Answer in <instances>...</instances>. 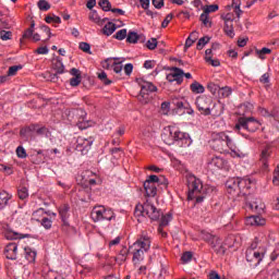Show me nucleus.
I'll use <instances>...</instances> for the list:
<instances>
[{
	"mask_svg": "<svg viewBox=\"0 0 279 279\" xmlns=\"http://www.w3.org/2000/svg\"><path fill=\"white\" fill-rule=\"evenodd\" d=\"M161 138L166 145H191L190 137L187 133L181 132L177 126H166L161 133Z\"/></svg>",
	"mask_w": 279,
	"mask_h": 279,
	"instance_id": "nucleus-1",
	"label": "nucleus"
},
{
	"mask_svg": "<svg viewBox=\"0 0 279 279\" xmlns=\"http://www.w3.org/2000/svg\"><path fill=\"white\" fill-rule=\"evenodd\" d=\"M151 240L147 235H142L135 243L129 247L130 254H133L134 265H138L145 259V252H149Z\"/></svg>",
	"mask_w": 279,
	"mask_h": 279,
	"instance_id": "nucleus-2",
	"label": "nucleus"
},
{
	"mask_svg": "<svg viewBox=\"0 0 279 279\" xmlns=\"http://www.w3.org/2000/svg\"><path fill=\"white\" fill-rule=\"evenodd\" d=\"M158 186L167 189V186H169V180H167L165 175H149L144 182V189L148 197H156Z\"/></svg>",
	"mask_w": 279,
	"mask_h": 279,
	"instance_id": "nucleus-3",
	"label": "nucleus"
},
{
	"mask_svg": "<svg viewBox=\"0 0 279 279\" xmlns=\"http://www.w3.org/2000/svg\"><path fill=\"white\" fill-rule=\"evenodd\" d=\"M135 217H148L151 221H158L162 217V211L150 199H147L143 205L135 207Z\"/></svg>",
	"mask_w": 279,
	"mask_h": 279,
	"instance_id": "nucleus-4",
	"label": "nucleus"
},
{
	"mask_svg": "<svg viewBox=\"0 0 279 279\" xmlns=\"http://www.w3.org/2000/svg\"><path fill=\"white\" fill-rule=\"evenodd\" d=\"M265 246L263 244H258L254 242L250 248L246 251V260L247 263H252L253 267H258L260 263L263 262V258L265 256Z\"/></svg>",
	"mask_w": 279,
	"mask_h": 279,
	"instance_id": "nucleus-5",
	"label": "nucleus"
},
{
	"mask_svg": "<svg viewBox=\"0 0 279 279\" xmlns=\"http://www.w3.org/2000/svg\"><path fill=\"white\" fill-rule=\"evenodd\" d=\"M90 218L93 221H95V223L99 221H112V219H114V211L101 205L95 206L92 209Z\"/></svg>",
	"mask_w": 279,
	"mask_h": 279,
	"instance_id": "nucleus-6",
	"label": "nucleus"
},
{
	"mask_svg": "<svg viewBox=\"0 0 279 279\" xmlns=\"http://www.w3.org/2000/svg\"><path fill=\"white\" fill-rule=\"evenodd\" d=\"M195 105L203 117H210V107L213 106V98L210 96H198L195 100Z\"/></svg>",
	"mask_w": 279,
	"mask_h": 279,
	"instance_id": "nucleus-7",
	"label": "nucleus"
},
{
	"mask_svg": "<svg viewBox=\"0 0 279 279\" xmlns=\"http://www.w3.org/2000/svg\"><path fill=\"white\" fill-rule=\"evenodd\" d=\"M214 143L217 145V149H225V147L232 149L234 147V141L226 132L216 133Z\"/></svg>",
	"mask_w": 279,
	"mask_h": 279,
	"instance_id": "nucleus-8",
	"label": "nucleus"
},
{
	"mask_svg": "<svg viewBox=\"0 0 279 279\" xmlns=\"http://www.w3.org/2000/svg\"><path fill=\"white\" fill-rule=\"evenodd\" d=\"M204 239H206V241H209L211 247H214L217 254H226V250H228V247H232V244H222L221 239L217 238V235L207 234L206 236H204Z\"/></svg>",
	"mask_w": 279,
	"mask_h": 279,
	"instance_id": "nucleus-9",
	"label": "nucleus"
},
{
	"mask_svg": "<svg viewBox=\"0 0 279 279\" xmlns=\"http://www.w3.org/2000/svg\"><path fill=\"white\" fill-rule=\"evenodd\" d=\"M157 90L158 88L154 84L145 82L141 86V92L137 96L138 101H141V104H149V93H156Z\"/></svg>",
	"mask_w": 279,
	"mask_h": 279,
	"instance_id": "nucleus-10",
	"label": "nucleus"
},
{
	"mask_svg": "<svg viewBox=\"0 0 279 279\" xmlns=\"http://www.w3.org/2000/svg\"><path fill=\"white\" fill-rule=\"evenodd\" d=\"M187 186L190 191L189 198H191L193 193H202V191H204V183L202 182V179L196 175L187 177Z\"/></svg>",
	"mask_w": 279,
	"mask_h": 279,
	"instance_id": "nucleus-11",
	"label": "nucleus"
},
{
	"mask_svg": "<svg viewBox=\"0 0 279 279\" xmlns=\"http://www.w3.org/2000/svg\"><path fill=\"white\" fill-rule=\"evenodd\" d=\"M170 71L171 73L166 76V80H168V82H177V84H182V82H184V70L172 66L170 68Z\"/></svg>",
	"mask_w": 279,
	"mask_h": 279,
	"instance_id": "nucleus-12",
	"label": "nucleus"
},
{
	"mask_svg": "<svg viewBox=\"0 0 279 279\" xmlns=\"http://www.w3.org/2000/svg\"><path fill=\"white\" fill-rule=\"evenodd\" d=\"M4 256L9 260H16L19 256V245L14 242L9 243L4 248Z\"/></svg>",
	"mask_w": 279,
	"mask_h": 279,
	"instance_id": "nucleus-13",
	"label": "nucleus"
},
{
	"mask_svg": "<svg viewBox=\"0 0 279 279\" xmlns=\"http://www.w3.org/2000/svg\"><path fill=\"white\" fill-rule=\"evenodd\" d=\"M252 199V196L247 197V206L251 208V210H254L255 213H263L265 210V203L260 199H255L254 202H250Z\"/></svg>",
	"mask_w": 279,
	"mask_h": 279,
	"instance_id": "nucleus-14",
	"label": "nucleus"
},
{
	"mask_svg": "<svg viewBox=\"0 0 279 279\" xmlns=\"http://www.w3.org/2000/svg\"><path fill=\"white\" fill-rule=\"evenodd\" d=\"M173 106H175V108H178V110H182V108H184V110L186 111V114H194L195 110H193V108H190L189 102L184 101V100H180L178 98L172 100Z\"/></svg>",
	"mask_w": 279,
	"mask_h": 279,
	"instance_id": "nucleus-15",
	"label": "nucleus"
},
{
	"mask_svg": "<svg viewBox=\"0 0 279 279\" xmlns=\"http://www.w3.org/2000/svg\"><path fill=\"white\" fill-rule=\"evenodd\" d=\"M4 238L8 241H16L17 239H25V235L12 230L10 227H7L4 229Z\"/></svg>",
	"mask_w": 279,
	"mask_h": 279,
	"instance_id": "nucleus-16",
	"label": "nucleus"
},
{
	"mask_svg": "<svg viewBox=\"0 0 279 279\" xmlns=\"http://www.w3.org/2000/svg\"><path fill=\"white\" fill-rule=\"evenodd\" d=\"M246 226H265L266 220L260 216H250L245 220Z\"/></svg>",
	"mask_w": 279,
	"mask_h": 279,
	"instance_id": "nucleus-17",
	"label": "nucleus"
},
{
	"mask_svg": "<svg viewBox=\"0 0 279 279\" xmlns=\"http://www.w3.org/2000/svg\"><path fill=\"white\" fill-rule=\"evenodd\" d=\"M31 132H36L38 136H46V138H49L51 133H49V130L45 126L38 128V125H31L29 126Z\"/></svg>",
	"mask_w": 279,
	"mask_h": 279,
	"instance_id": "nucleus-18",
	"label": "nucleus"
},
{
	"mask_svg": "<svg viewBox=\"0 0 279 279\" xmlns=\"http://www.w3.org/2000/svg\"><path fill=\"white\" fill-rule=\"evenodd\" d=\"M88 19L89 21H93V23H96V25H99V26L104 25V23L108 21V17L101 19L97 13V11L95 10L90 11Z\"/></svg>",
	"mask_w": 279,
	"mask_h": 279,
	"instance_id": "nucleus-19",
	"label": "nucleus"
},
{
	"mask_svg": "<svg viewBox=\"0 0 279 279\" xmlns=\"http://www.w3.org/2000/svg\"><path fill=\"white\" fill-rule=\"evenodd\" d=\"M210 114H213V117H221V114H223V105H221V102L213 101L210 107Z\"/></svg>",
	"mask_w": 279,
	"mask_h": 279,
	"instance_id": "nucleus-20",
	"label": "nucleus"
},
{
	"mask_svg": "<svg viewBox=\"0 0 279 279\" xmlns=\"http://www.w3.org/2000/svg\"><path fill=\"white\" fill-rule=\"evenodd\" d=\"M24 256L26 258V260H28L29 263H34L36 260V250L29 247V246H25L24 247Z\"/></svg>",
	"mask_w": 279,
	"mask_h": 279,
	"instance_id": "nucleus-21",
	"label": "nucleus"
},
{
	"mask_svg": "<svg viewBox=\"0 0 279 279\" xmlns=\"http://www.w3.org/2000/svg\"><path fill=\"white\" fill-rule=\"evenodd\" d=\"M248 121H250V118L240 117L234 128L235 132H240V130H246L247 132Z\"/></svg>",
	"mask_w": 279,
	"mask_h": 279,
	"instance_id": "nucleus-22",
	"label": "nucleus"
},
{
	"mask_svg": "<svg viewBox=\"0 0 279 279\" xmlns=\"http://www.w3.org/2000/svg\"><path fill=\"white\" fill-rule=\"evenodd\" d=\"M102 34L105 36H112L114 32H117V24L112 22H108L101 29Z\"/></svg>",
	"mask_w": 279,
	"mask_h": 279,
	"instance_id": "nucleus-23",
	"label": "nucleus"
},
{
	"mask_svg": "<svg viewBox=\"0 0 279 279\" xmlns=\"http://www.w3.org/2000/svg\"><path fill=\"white\" fill-rule=\"evenodd\" d=\"M12 199V194L8 192H0V210L8 206V202Z\"/></svg>",
	"mask_w": 279,
	"mask_h": 279,
	"instance_id": "nucleus-24",
	"label": "nucleus"
},
{
	"mask_svg": "<svg viewBox=\"0 0 279 279\" xmlns=\"http://www.w3.org/2000/svg\"><path fill=\"white\" fill-rule=\"evenodd\" d=\"M190 90H192V93L195 95H202L206 88H204V85H202L199 82L195 81L190 85Z\"/></svg>",
	"mask_w": 279,
	"mask_h": 279,
	"instance_id": "nucleus-25",
	"label": "nucleus"
},
{
	"mask_svg": "<svg viewBox=\"0 0 279 279\" xmlns=\"http://www.w3.org/2000/svg\"><path fill=\"white\" fill-rule=\"evenodd\" d=\"M260 128V121L256 120L254 117H248L247 132H256Z\"/></svg>",
	"mask_w": 279,
	"mask_h": 279,
	"instance_id": "nucleus-26",
	"label": "nucleus"
},
{
	"mask_svg": "<svg viewBox=\"0 0 279 279\" xmlns=\"http://www.w3.org/2000/svg\"><path fill=\"white\" fill-rule=\"evenodd\" d=\"M225 33L227 34V36H229V38H234V23L233 21H228L227 23H225Z\"/></svg>",
	"mask_w": 279,
	"mask_h": 279,
	"instance_id": "nucleus-27",
	"label": "nucleus"
},
{
	"mask_svg": "<svg viewBox=\"0 0 279 279\" xmlns=\"http://www.w3.org/2000/svg\"><path fill=\"white\" fill-rule=\"evenodd\" d=\"M171 219H173V216L171 215V213L166 215H162L161 213L159 232H162V228H165V226H169V222L171 221Z\"/></svg>",
	"mask_w": 279,
	"mask_h": 279,
	"instance_id": "nucleus-28",
	"label": "nucleus"
},
{
	"mask_svg": "<svg viewBox=\"0 0 279 279\" xmlns=\"http://www.w3.org/2000/svg\"><path fill=\"white\" fill-rule=\"evenodd\" d=\"M53 69L56 71V74L52 80H56V75H62V73H64V63H62L60 59H58L56 62H53Z\"/></svg>",
	"mask_w": 279,
	"mask_h": 279,
	"instance_id": "nucleus-29",
	"label": "nucleus"
},
{
	"mask_svg": "<svg viewBox=\"0 0 279 279\" xmlns=\"http://www.w3.org/2000/svg\"><path fill=\"white\" fill-rule=\"evenodd\" d=\"M223 165H226V161L221 157H214L211 158L210 166L217 167V169H223Z\"/></svg>",
	"mask_w": 279,
	"mask_h": 279,
	"instance_id": "nucleus-30",
	"label": "nucleus"
},
{
	"mask_svg": "<svg viewBox=\"0 0 279 279\" xmlns=\"http://www.w3.org/2000/svg\"><path fill=\"white\" fill-rule=\"evenodd\" d=\"M98 80H100L105 86H110V84H112V81L108 78V74L104 71L98 73Z\"/></svg>",
	"mask_w": 279,
	"mask_h": 279,
	"instance_id": "nucleus-31",
	"label": "nucleus"
},
{
	"mask_svg": "<svg viewBox=\"0 0 279 279\" xmlns=\"http://www.w3.org/2000/svg\"><path fill=\"white\" fill-rule=\"evenodd\" d=\"M256 56L260 59V60H265V56L271 53V49L269 48H262V49H256L255 50Z\"/></svg>",
	"mask_w": 279,
	"mask_h": 279,
	"instance_id": "nucleus-32",
	"label": "nucleus"
},
{
	"mask_svg": "<svg viewBox=\"0 0 279 279\" xmlns=\"http://www.w3.org/2000/svg\"><path fill=\"white\" fill-rule=\"evenodd\" d=\"M208 43H210V37L208 36L202 37L196 45V49H198V51H202V49H204V47H206Z\"/></svg>",
	"mask_w": 279,
	"mask_h": 279,
	"instance_id": "nucleus-33",
	"label": "nucleus"
},
{
	"mask_svg": "<svg viewBox=\"0 0 279 279\" xmlns=\"http://www.w3.org/2000/svg\"><path fill=\"white\" fill-rule=\"evenodd\" d=\"M98 5L104 10V12H110V10H112V4L109 0H99Z\"/></svg>",
	"mask_w": 279,
	"mask_h": 279,
	"instance_id": "nucleus-34",
	"label": "nucleus"
},
{
	"mask_svg": "<svg viewBox=\"0 0 279 279\" xmlns=\"http://www.w3.org/2000/svg\"><path fill=\"white\" fill-rule=\"evenodd\" d=\"M218 94H219L220 97H223V98L229 97V96L232 95V88H230L228 86L222 87V88L219 87Z\"/></svg>",
	"mask_w": 279,
	"mask_h": 279,
	"instance_id": "nucleus-35",
	"label": "nucleus"
},
{
	"mask_svg": "<svg viewBox=\"0 0 279 279\" xmlns=\"http://www.w3.org/2000/svg\"><path fill=\"white\" fill-rule=\"evenodd\" d=\"M77 182H80V184H82V186H95V184H97V181L90 179L88 182L84 181V177L83 175H78L77 177Z\"/></svg>",
	"mask_w": 279,
	"mask_h": 279,
	"instance_id": "nucleus-36",
	"label": "nucleus"
},
{
	"mask_svg": "<svg viewBox=\"0 0 279 279\" xmlns=\"http://www.w3.org/2000/svg\"><path fill=\"white\" fill-rule=\"evenodd\" d=\"M128 36V29L122 28L120 31H118L114 35L113 38H116V40H125V37Z\"/></svg>",
	"mask_w": 279,
	"mask_h": 279,
	"instance_id": "nucleus-37",
	"label": "nucleus"
},
{
	"mask_svg": "<svg viewBox=\"0 0 279 279\" xmlns=\"http://www.w3.org/2000/svg\"><path fill=\"white\" fill-rule=\"evenodd\" d=\"M193 260V253L192 252H185L181 256V262L183 265H187V263H191Z\"/></svg>",
	"mask_w": 279,
	"mask_h": 279,
	"instance_id": "nucleus-38",
	"label": "nucleus"
},
{
	"mask_svg": "<svg viewBox=\"0 0 279 279\" xmlns=\"http://www.w3.org/2000/svg\"><path fill=\"white\" fill-rule=\"evenodd\" d=\"M37 5L39 10H41L43 12H47V10H51V4H49V2H47L46 0H39Z\"/></svg>",
	"mask_w": 279,
	"mask_h": 279,
	"instance_id": "nucleus-39",
	"label": "nucleus"
},
{
	"mask_svg": "<svg viewBox=\"0 0 279 279\" xmlns=\"http://www.w3.org/2000/svg\"><path fill=\"white\" fill-rule=\"evenodd\" d=\"M43 217H45V209L44 208H39L36 211L33 213V219L35 221H40V219H43Z\"/></svg>",
	"mask_w": 279,
	"mask_h": 279,
	"instance_id": "nucleus-40",
	"label": "nucleus"
},
{
	"mask_svg": "<svg viewBox=\"0 0 279 279\" xmlns=\"http://www.w3.org/2000/svg\"><path fill=\"white\" fill-rule=\"evenodd\" d=\"M17 195L20 199H27V197H29V191L27 190V187H21L17 191Z\"/></svg>",
	"mask_w": 279,
	"mask_h": 279,
	"instance_id": "nucleus-41",
	"label": "nucleus"
},
{
	"mask_svg": "<svg viewBox=\"0 0 279 279\" xmlns=\"http://www.w3.org/2000/svg\"><path fill=\"white\" fill-rule=\"evenodd\" d=\"M126 43L136 44L138 43V34L130 32L126 37Z\"/></svg>",
	"mask_w": 279,
	"mask_h": 279,
	"instance_id": "nucleus-42",
	"label": "nucleus"
},
{
	"mask_svg": "<svg viewBox=\"0 0 279 279\" xmlns=\"http://www.w3.org/2000/svg\"><path fill=\"white\" fill-rule=\"evenodd\" d=\"M21 69H23V65H12L9 68L8 75L14 76L16 73H19V71H21Z\"/></svg>",
	"mask_w": 279,
	"mask_h": 279,
	"instance_id": "nucleus-43",
	"label": "nucleus"
},
{
	"mask_svg": "<svg viewBox=\"0 0 279 279\" xmlns=\"http://www.w3.org/2000/svg\"><path fill=\"white\" fill-rule=\"evenodd\" d=\"M147 49H150V51H154L156 47H158V40L156 38H151L146 43Z\"/></svg>",
	"mask_w": 279,
	"mask_h": 279,
	"instance_id": "nucleus-44",
	"label": "nucleus"
},
{
	"mask_svg": "<svg viewBox=\"0 0 279 279\" xmlns=\"http://www.w3.org/2000/svg\"><path fill=\"white\" fill-rule=\"evenodd\" d=\"M219 85L215 84V83H209L207 85V89L209 90V93H211V95H216L217 93H219Z\"/></svg>",
	"mask_w": 279,
	"mask_h": 279,
	"instance_id": "nucleus-45",
	"label": "nucleus"
},
{
	"mask_svg": "<svg viewBox=\"0 0 279 279\" xmlns=\"http://www.w3.org/2000/svg\"><path fill=\"white\" fill-rule=\"evenodd\" d=\"M231 150L232 158H243V153L241 150L236 149V145L234 144L233 148H229Z\"/></svg>",
	"mask_w": 279,
	"mask_h": 279,
	"instance_id": "nucleus-46",
	"label": "nucleus"
},
{
	"mask_svg": "<svg viewBox=\"0 0 279 279\" xmlns=\"http://www.w3.org/2000/svg\"><path fill=\"white\" fill-rule=\"evenodd\" d=\"M236 182H238V186L240 189H243V186H246V189H250V185H247V184H252V180H250V179H244V180L236 179Z\"/></svg>",
	"mask_w": 279,
	"mask_h": 279,
	"instance_id": "nucleus-47",
	"label": "nucleus"
},
{
	"mask_svg": "<svg viewBox=\"0 0 279 279\" xmlns=\"http://www.w3.org/2000/svg\"><path fill=\"white\" fill-rule=\"evenodd\" d=\"M16 155L17 158H27V153L25 151V148H23V146H19L16 148Z\"/></svg>",
	"mask_w": 279,
	"mask_h": 279,
	"instance_id": "nucleus-48",
	"label": "nucleus"
},
{
	"mask_svg": "<svg viewBox=\"0 0 279 279\" xmlns=\"http://www.w3.org/2000/svg\"><path fill=\"white\" fill-rule=\"evenodd\" d=\"M0 38H1V40H10V38H12V32L1 31Z\"/></svg>",
	"mask_w": 279,
	"mask_h": 279,
	"instance_id": "nucleus-49",
	"label": "nucleus"
},
{
	"mask_svg": "<svg viewBox=\"0 0 279 279\" xmlns=\"http://www.w3.org/2000/svg\"><path fill=\"white\" fill-rule=\"evenodd\" d=\"M34 23L31 24V27L25 31L23 38H32L34 36Z\"/></svg>",
	"mask_w": 279,
	"mask_h": 279,
	"instance_id": "nucleus-50",
	"label": "nucleus"
},
{
	"mask_svg": "<svg viewBox=\"0 0 279 279\" xmlns=\"http://www.w3.org/2000/svg\"><path fill=\"white\" fill-rule=\"evenodd\" d=\"M78 47L84 53H90V45L88 43L82 41Z\"/></svg>",
	"mask_w": 279,
	"mask_h": 279,
	"instance_id": "nucleus-51",
	"label": "nucleus"
},
{
	"mask_svg": "<svg viewBox=\"0 0 279 279\" xmlns=\"http://www.w3.org/2000/svg\"><path fill=\"white\" fill-rule=\"evenodd\" d=\"M217 10H219V5L217 4H211V5H207L204 9V12H206V14H210L211 12H217Z\"/></svg>",
	"mask_w": 279,
	"mask_h": 279,
	"instance_id": "nucleus-52",
	"label": "nucleus"
},
{
	"mask_svg": "<svg viewBox=\"0 0 279 279\" xmlns=\"http://www.w3.org/2000/svg\"><path fill=\"white\" fill-rule=\"evenodd\" d=\"M128 258V248H123L121 253L118 255L117 260L123 263Z\"/></svg>",
	"mask_w": 279,
	"mask_h": 279,
	"instance_id": "nucleus-53",
	"label": "nucleus"
},
{
	"mask_svg": "<svg viewBox=\"0 0 279 279\" xmlns=\"http://www.w3.org/2000/svg\"><path fill=\"white\" fill-rule=\"evenodd\" d=\"M171 21H173V14L169 13L166 19L162 21L161 23V27H168L169 23H171Z\"/></svg>",
	"mask_w": 279,
	"mask_h": 279,
	"instance_id": "nucleus-54",
	"label": "nucleus"
},
{
	"mask_svg": "<svg viewBox=\"0 0 279 279\" xmlns=\"http://www.w3.org/2000/svg\"><path fill=\"white\" fill-rule=\"evenodd\" d=\"M70 84L72 86H80V84H82V76H73L71 80H70Z\"/></svg>",
	"mask_w": 279,
	"mask_h": 279,
	"instance_id": "nucleus-55",
	"label": "nucleus"
},
{
	"mask_svg": "<svg viewBox=\"0 0 279 279\" xmlns=\"http://www.w3.org/2000/svg\"><path fill=\"white\" fill-rule=\"evenodd\" d=\"M41 226L46 228V230H49L52 226L51 219L49 218H43L41 219Z\"/></svg>",
	"mask_w": 279,
	"mask_h": 279,
	"instance_id": "nucleus-56",
	"label": "nucleus"
},
{
	"mask_svg": "<svg viewBox=\"0 0 279 279\" xmlns=\"http://www.w3.org/2000/svg\"><path fill=\"white\" fill-rule=\"evenodd\" d=\"M206 62H209V64H211V66H219V64H221L219 62V60L217 59H213V57H205Z\"/></svg>",
	"mask_w": 279,
	"mask_h": 279,
	"instance_id": "nucleus-57",
	"label": "nucleus"
},
{
	"mask_svg": "<svg viewBox=\"0 0 279 279\" xmlns=\"http://www.w3.org/2000/svg\"><path fill=\"white\" fill-rule=\"evenodd\" d=\"M146 169L148 171H151L153 173H162V171H165L162 168H159L157 166H148Z\"/></svg>",
	"mask_w": 279,
	"mask_h": 279,
	"instance_id": "nucleus-58",
	"label": "nucleus"
},
{
	"mask_svg": "<svg viewBox=\"0 0 279 279\" xmlns=\"http://www.w3.org/2000/svg\"><path fill=\"white\" fill-rule=\"evenodd\" d=\"M132 71H134V65L132 63H128L124 65L125 75H132Z\"/></svg>",
	"mask_w": 279,
	"mask_h": 279,
	"instance_id": "nucleus-59",
	"label": "nucleus"
},
{
	"mask_svg": "<svg viewBox=\"0 0 279 279\" xmlns=\"http://www.w3.org/2000/svg\"><path fill=\"white\" fill-rule=\"evenodd\" d=\"M112 68L114 73H121V71H123V65H121V62H113Z\"/></svg>",
	"mask_w": 279,
	"mask_h": 279,
	"instance_id": "nucleus-60",
	"label": "nucleus"
},
{
	"mask_svg": "<svg viewBox=\"0 0 279 279\" xmlns=\"http://www.w3.org/2000/svg\"><path fill=\"white\" fill-rule=\"evenodd\" d=\"M153 5L157 10H160L165 5V0H153Z\"/></svg>",
	"mask_w": 279,
	"mask_h": 279,
	"instance_id": "nucleus-61",
	"label": "nucleus"
},
{
	"mask_svg": "<svg viewBox=\"0 0 279 279\" xmlns=\"http://www.w3.org/2000/svg\"><path fill=\"white\" fill-rule=\"evenodd\" d=\"M201 21L205 26H208V24L210 23L208 21V13H206L205 11L201 14Z\"/></svg>",
	"mask_w": 279,
	"mask_h": 279,
	"instance_id": "nucleus-62",
	"label": "nucleus"
},
{
	"mask_svg": "<svg viewBox=\"0 0 279 279\" xmlns=\"http://www.w3.org/2000/svg\"><path fill=\"white\" fill-rule=\"evenodd\" d=\"M36 53H38L39 56H47V53H49V48L39 47L37 48Z\"/></svg>",
	"mask_w": 279,
	"mask_h": 279,
	"instance_id": "nucleus-63",
	"label": "nucleus"
},
{
	"mask_svg": "<svg viewBox=\"0 0 279 279\" xmlns=\"http://www.w3.org/2000/svg\"><path fill=\"white\" fill-rule=\"evenodd\" d=\"M259 82L262 84H269V73L263 74L262 77L259 78Z\"/></svg>",
	"mask_w": 279,
	"mask_h": 279,
	"instance_id": "nucleus-64",
	"label": "nucleus"
}]
</instances>
